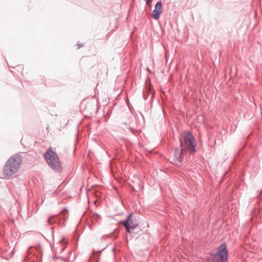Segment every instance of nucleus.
Segmentation results:
<instances>
[{"label": "nucleus", "mask_w": 262, "mask_h": 262, "mask_svg": "<svg viewBox=\"0 0 262 262\" xmlns=\"http://www.w3.org/2000/svg\"><path fill=\"white\" fill-rule=\"evenodd\" d=\"M49 126H47V127H46V129H47V130L48 132H49Z\"/></svg>", "instance_id": "4be33fe9"}, {"label": "nucleus", "mask_w": 262, "mask_h": 262, "mask_svg": "<svg viewBox=\"0 0 262 262\" xmlns=\"http://www.w3.org/2000/svg\"><path fill=\"white\" fill-rule=\"evenodd\" d=\"M34 247L33 246H30L27 251V253L28 255V258H30L29 256L32 254L33 252Z\"/></svg>", "instance_id": "ddd939ff"}, {"label": "nucleus", "mask_w": 262, "mask_h": 262, "mask_svg": "<svg viewBox=\"0 0 262 262\" xmlns=\"http://www.w3.org/2000/svg\"><path fill=\"white\" fill-rule=\"evenodd\" d=\"M100 216L98 215L96 212H94L91 215V217L92 222H97V220L100 218Z\"/></svg>", "instance_id": "f8f14e48"}, {"label": "nucleus", "mask_w": 262, "mask_h": 262, "mask_svg": "<svg viewBox=\"0 0 262 262\" xmlns=\"http://www.w3.org/2000/svg\"><path fill=\"white\" fill-rule=\"evenodd\" d=\"M77 46H78V49H79L82 47L84 46V44L81 43H77Z\"/></svg>", "instance_id": "f3484780"}, {"label": "nucleus", "mask_w": 262, "mask_h": 262, "mask_svg": "<svg viewBox=\"0 0 262 262\" xmlns=\"http://www.w3.org/2000/svg\"><path fill=\"white\" fill-rule=\"evenodd\" d=\"M133 216V214L129 213L124 220L119 222L120 224L123 225L126 232L129 233H132L133 230L138 226V224L134 220Z\"/></svg>", "instance_id": "423d86ee"}, {"label": "nucleus", "mask_w": 262, "mask_h": 262, "mask_svg": "<svg viewBox=\"0 0 262 262\" xmlns=\"http://www.w3.org/2000/svg\"><path fill=\"white\" fill-rule=\"evenodd\" d=\"M179 140L181 147L182 149H184L186 152H188L190 154H193L196 151L197 143L194 137L190 132L185 131L183 139L180 137Z\"/></svg>", "instance_id": "20e7f679"}, {"label": "nucleus", "mask_w": 262, "mask_h": 262, "mask_svg": "<svg viewBox=\"0 0 262 262\" xmlns=\"http://www.w3.org/2000/svg\"><path fill=\"white\" fill-rule=\"evenodd\" d=\"M23 161V157L19 154H15L10 157L4 167L3 175L9 178L14 175L18 170Z\"/></svg>", "instance_id": "f257e3e1"}, {"label": "nucleus", "mask_w": 262, "mask_h": 262, "mask_svg": "<svg viewBox=\"0 0 262 262\" xmlns=\"http://www.w3.org/2000/svg\"><path fill=\"white\" fill-rule=\"evenodd\" d=\"M187 153L181 147V149L179 148H176L174 150V159L173 162L171 161V163L174 162L177 165H181L182 161H183V158L182 157V153Z\"/></svg>", "instance_id": "6e6552de"}, {"label": "nucleus", "mask_w": 262, "mask_h": 262, "mask_svg": "<svg viewBox=\"0 0 262 262\" xmlns=\"http://www.w3.org/2000/svg\"><path fill=\"white\" fill-rule=\"evenodd\" d=\"M53 227H52L51 228V229H52V235L54 236V230H53Z\"/></svg>", "instance_id": "412c9836"}, {"label": "nucleus", "mask_w": 262, "mask_h": 262, "mask_svg": "<svg viewBox=\"0 0 262 262\" xmlns=\"http://www.w3.org/2000/svg\"><path fill=\"white\" fill-rule=\"evenodd\" d=\"M48 165L55 172H60L62 166L59 157L55 151L51 147L48 148L43 155Z\"/></svg>", "instance_id": "f03ea898"}, {"label": "nucleus", "mask_w": 262, "mask_h": 262, "mask_svg": "<svg viewBox=\"0 0 262 262\" xmlns=\"http://www.w3.org/2000/svg\"><path fill=\"white\" fill-rule=\"evenodd\" d=\"M140 115H141V116H142V117L143 118H144L143 115V114H142L141 113H140Z\"/></svg>", "instance_id": "5701e85b"}, {"label": "nucleus", "mask_w": 262, "mask_h": 262, "mask_svg": "<svg viewBox=\"0 0 262 262\" xmlns=\"http://www.w3.org/2000/svg\"><path fill=\"white\" fill-rule=\"evenodd\" d=\"M68 215V211L64 208L60 212L58 215H54L51 216L48 219V223L52 225L56 223L59 225L63 226V223H61V220L66 219Z\"/></svg>", "instance_id": "0eeeda50"}, {"label": "nucleus", "mask_w": 262, "mask_h": 262, "mask_svg": "<svg viewBox=\"0 0 262 262\" xmlns=\"http://www.w3.org/2000/svg\"><path fill=\"white\" fill-rule=\"evenodd\" d=\"M48 165L55 172H60L62 166L59 157L55 151L51 147L48 148L43 155Z\"/></svg>", "instance_id": "7ed1b4c3"}, {"label": "nucleus", "mask_w": 262, "mask_h": 262, "mask_svg": "<svg viewBox=\"0 0 262 262\" xmlns=\"http://www.w3.org/2000/svg\"><path fill=\"white\" fill-rule=\"evenodd\" d=\"M256 203L258 204L257 207L254 210V215H259L262 211V189L260 190L259 195L256 200Z\"/></svg>", "instance_id": "9d476101"}, {"label": "nucleus", "mask_w": 262, "mask_h": 262, "mask_svg": "<svg viewBox=\"0 0 262 262\" xmlns=\"http://www.w3.org/2000/svg\"><path fill=\"white\" fill-rule=\"evenodd\" d=\"M144 1H145L146 4L147 5H150L152 3L153 0H144Z\"/></svg>", "instance_id": "dca6fc26"}, {"label": "nucleus", "mask_w": 262, "mask_h": 262, "mask_svg": "<svg viewBox=\"0 0 262 262\" xmlns=\"http://www.w3.org/2000/svg\"><path fill=\"white\" fill-rule=\"evenodd\" d=\"M16 68H17L19 69H21V66L20 65H17L16 66Z\"/></svg>", "instance_id": "aec40b11"}, {"label": "nucleus", "mask_w": 262, "mask_h": 262, "mask_svg": "<svg viewBox=\"0 0 262 262\" xmlns=\"http://www.w3.org/2000/svg\"><path fill=\"white\" fill-rule=\"evenodd\" d=\"M35 250H37V252L38 254H39L40 253H41V250L40 249V248H37L35 249Z\"/></svg>", "instance_id": "6ab92c4d"}, {"label": "nucleus", "mask_w": 262, "mask_h": 262, "mask_svg": "<svg viewBox=\"0 0 262 262\" xmlns=\"http://www.w3.org/2000/svg\"><path fill=\"white\" fill-rule=\"evenodd\" d=\"M99 259L97 256H95L93 259L91 260L90 262H98Z\"/></svg>", "instance_id": "4468645a"}, {"label": "nucleus", "mask_w": 262, "mask_h": 262, "mask_svg": "<svg viewBox=\"0 0 262 262\" xmlns=\"http://www.w3.org/2000/svg\"><path fill=\"white\" fill-rule=\"evenodd\" d=\"M228 251L226 243L220 245L216 251L207 258V262H228Z\"/></svg>", "instance_id": "39448f33"}, {"label": "nucleus", "mask_w": 262, "mask_h": 262, "mask_svg": "<svg viewBox=\"0 0 262 262\" xmlns=\"http://www.w3.org/2000/svg\"><path fill=\"white\" fill-rule=\"evenodd\" d=\"M149 94H152L151 98H152L155 94V91L154 90L153 86L151 84L147 85L146 90L143 92V98L145 100L147 99Z\"/></svg>", "instance_id": "9b49d317"}, {"label": "nucleus", "mask_w": 262, "mask_h": 262, "mask_svg": "<svg viewBox=\"0 0 262 262\" xmlns=\"http://www.w3.org/2000/svg\"><path fill=\"white\" fill-rule=\"evenodd\" d=\"M162 12V2L161 1L158 2L155 6L152 13V17L155 20H158Z\"/></svg>", "instance_id": "1a4fd4ad"}, {"label": "nucleus", "mask_w": 262, "mask_h": 262, "mask_svg": "<svg viewBox=\"0 0 262 262\" xmlns=\"http://www.w3.org/2000/svg\"><path fill=\"white\" fill-rule=\"evenodd\" d=\"M236 156L235 155V156H234V159H235H235H236Z\"/></svg>", "instance_id": "b1692460"}, {"label": "nucleus", "mask_w": 262, "mask_h": 262, "mask_svg": "<svg viewBox=\"0 0 262 262\" xmlns=\"http://www.w3.org/2000/svg\"><path fill=\"white\" fill-rule=\"evenodd\" d=\"M130 130L131 132H132L133 134H134L135 133V132H136V130H135V129H134V128H132V127H131V128H130Z\"/></svg>", "instance_id": "a211bd4d"}, {"label": "nucleus", "mask_w": 262, "mask_h": 262, "mask_svg": "<svg viewBox=\"0 0 262 262\" xmlns=\"http://www.w3.org/2000/svg\"><path fill=\"white\" fill-rule=\"evenodd\" d=\"M107 246H106L105 247H104L101 250H98L96 251V252L97 253L98 256H99L100 255V254L101 253L102 251L104 250L106 247H107Z\"/></svg>", "instance_id": "2eb2a0df"}]
</instances>
